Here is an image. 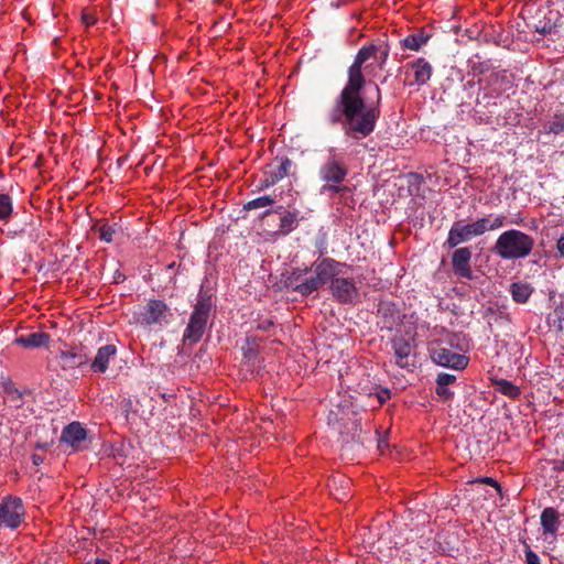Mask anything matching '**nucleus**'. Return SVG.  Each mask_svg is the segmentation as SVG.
I'll return each instance as SVG.
<instances>
[{"label": "nucleus", "instance_id": "49530a36", "mask_svg": "<svg viewBox=\"0 0 564 564\" xmlns=\"http://www.w3.org/2000/svg\"><path fill=\"white\" fill-rule=\"evenodd\" d=\"M554 471H564V459L553 462Z\"/></svg>", "mask_w": 564, "mask_h": 564}, {"label": "nucleus", "instance_id": "a878e982", "mask_svg": "<svg viewBox=\"0 0 564 564\" xmlns=\"http://www.w3.org/2000/svg\"><path fill=\"white\" fill-rule=\"evenodd\" d=\"M299 225L296 212H284L280 218L279 234L289 235Z\"/></svg>", "mask_w": 564, "mask_h": 564}, {"label": "nucleus", "instance_id": "2eb2a0df", "mask_svg": "<svg viewBox=\"0 0 564 564\" xmlns=\"http://www.w3.org/2000/svg\"><path fill=\"white\" fill-rule=\"evenodd\" d=\"M87 437L86 430L79 422H72L64 427L61 435V443L69 445L74 451H79L80 443Z\"/></svg>", "mask_w": 564, "mask_h": 564}, {"label": "nucleus", "instance_id": "3c124183", "mask_svg": "<svg viewBox=\"0 0 564 564\" xmlns=\"http://www.w3.org/2000/svg\"><path fill=\"white\" fill-rule=\"evenodd\" d=\"M33 463L35 465H39L40 463H42V458L40 456L33 455Z\"/></svg>", "mask_w": 564, "mask_h": 564}, {"label": "nucleus", "instance_id": "f704fd0d", "mask_svg": "<svg viewBox=\"0 0 564 564\" xmlns=\"http://www.w3.org/2000/svg\"><path fill=\"white\" fill-rule=\"evenodd\" d=\"M96 13L90 9H84L82 11V21L86 26H91L97 22Z\"/></svg>", "mask_w": 564, "mask_h": 564}, {"label": "nucleus", "instance_id": "de8ad7c7", "mask_svg": "<svg viewBox=\"0 0 564 564\" xmlns=\"http://www.w3.org/2000/svg\"><path fill=\"white\" fill-rule=\"evenodd\" d=\"M475 85H476L475 80L471 79V80L466 82V84H464V88L471 89L475 87Z\"/></svg>", "mask_w": 564, "mask_h": 564}, {"label": "nucleus", "instance_id": "a211bd4d", "mask_svg": "<svg viewBox=\"0 0 564 564\" xmlns=\"http://www.w3.org/2000/svg\"><path fill=\"white\" fill-rule=\"evenodd\" d=\"M561 524L560 513L552 507H546L541 513V525L544 534L555 535Z\"/></svg>", "mask_w": 564, "mask_h": 564}, {"label": "nucleus", "instance_id": "f03ea898", "mask_svg": "<svg viewBox=\"0 0 564 564\" xmlns=\"http://www.w3.org/2000/svg\"><path fill=\"white\" fill-rule=\"evenodd\" d=\"M506 220L507 217L505 215H498L496 217L488 215L469 224L455 221L448 231V236L444 246L449 249L456 248L459 245L465 243L475 237H479L487 231L497 230L503 227Z\"/></svg>", "mask_w": 564, "mask_h": 564}, {"label": "nucleus", "instance_id": "4c0bfd02", "mask_svg": "<svg viewBox=\"0 0 564 564\" xmlns=\"http://www.w3.org/2000/svg\"><path fill=\"white\" fill-rule=\"evenodd\" d=\"M525 561L527 564H541L539 556L531 550L528 544H525Z\"/></svg>", "mask_w": 564, "mask_h": 564}, {"label": "nucleus", "instance_id": "7ed1b4c3", "mask_svg": "<svg viewBox=\"0 0 564 564\" xmlns=\"http://www.w3.org/2000/svg\"><path fill=\"white\" fill-rule=\"evenodd\" d=\"M534 245L532 236L518 229H509L499 235L492 251L503 260H517L530 256Z\"/></svg>", "mask_w": 564, "mask_h": 564}, {"label": "nucleus", "instance_id": "37998d69", "mask_svg": "<svg viewBox=\"0 0 564 564\" xmlns=\"http://www.w3.org/2000/svg\"><path fill=\"white\" fill-rule=\"evenodd\" d=\"M271 180L272 177H270V175L265 171H263V178L260 182L259 189H264L273 186L275 183H271Z\"/></svg>", "mask_w": 564, "mask_h": 564}, {"label": "nucleus", "instance_id": "5701e85b", "mask_svg": "<svg viewBox=\"0 0 564 564\" xmlns=\"http://www.w3.org/2000/svg\"><path fill=\"white\" fill-rule=\"evenodd\" d=\"M510 293L514 302L523 304L530 299L533 288L529 283L513 282L510 285Z\"/></svg>", "mask_w": 564, "mask_h": 564}, {"label": "nucleus", "instance_id": "58836bf2", "mask_svg": "<svg viewBox=\"0 0 564 564\" xmlns=\"http://www.w3.org/2000/svg\"><path fill=\"white\" fill-rule=\"evenodd\" d=\"M376 398H377L378 405L379 406L382 405L391 398L390 390L389 389H380L377 392Z\"/></svg>", "mask_w": 564, "mask_h": 564}, {"label": "nucleus", "instance_id": "aec40b11", "mask_svg": "<svg viewBox=\"0 0 564 564\" xmlns=\"http://www.w3.org/2000/svg\"><path fill=\"white\" fill-rule=\"evenodd\" d=\"M58 358L63 369H75L88 362L86 355H82L70 350H63L59 352Z\"/></svg>", "mask_w": 564, "mask_h": 564}, {"label": "nucleus", "instance_id": "2f4dec72", "mask_svg": "<svg viewBox=\"0 0 564 564\" xmlns=\"http://www.w3.org/2000/svg\"><path fill=\"white\" fill-rule=\"evenodd\" d=\"M544 130L554 134L564 132V115H555L545 123Z\"/></svg>", "mask_w": 564, "mask_h": 564}, {"label": "nucleus", "instance_id": "20e7f679", "mask_svg": "<svg viewBox=\"0 0 564 564\" xmlns=\"http://www.w3.org/2000/svg\"><path fill=\"white\" fill-rule=\"evenodd\" d=\"M319 178L324 182L321 193L328 195H345L350 187L343 185L348 175V166L335 149H330L326 161L319 167Z\"/></svg>", "mask_w": 564, "mask_h": 564}, {"label": "nucleus", "instance_id": "bb28decb", "mask_svg": "<svg viewBox=\"0 0 564 564\" xmlns=\"http://www.w3.org/2000/svg\"><path fill=\"white\" fill-rule=\"evenodd\" d=\"M429 35H425L423 32H417L408 35L401 41V44L411 51H419L422 45L426 44L429 41Z\"/></svg>", "mask_w": 564, "mask_h": 564}, {"label": "nucleus", "instance_id": "603ef678", "mask_svg": "<svg viewBox=\"0 0 564 564\" xmlns=\"http://www.w3.org/2000/svg\"><path fill=\"white\" fill-rule=\"evenodd\" d=\"M283 210V206H278L275 209H273V213H281Z\"/></svg>", "mask_w": 564, "mask_h": 564}, {"label": "nucleus", "instance_id": "79ce46f5", "mask_svg": "<svg viewBox=\"0 0 564 564\" xmlns=\"http://www.w3.org/2000/svg\"><path fill=\"white\" fill-rule=\"evenodd\" d=\"M340 200L348 207H354L356 202L352 197V191L350 189V193H346L344 196L339 195Z\"/></svg>", "mask_w": 564, "mask_h": 564}, {"label": "nucleus", "instance_id": "9b49d317", "mask_svg": "<svg viewBox=\"0 0 564 564\" xmlns=\"http://www.w3.org/2000/svg\"><path fill=\"white\" fill-rule=\"evenodd\" d=\"M377 317L379 318L382 328L392 330L394 327L402 324L404 315L395 303L381 300L378 303Z\"/></svg>", "mask_w": 564, "mask_h": 564}, {"label": "nucleus", "instance_id": "ddd939ff", "mask_svg": "<svg viewBox=\"0 0 564 564\" xmlns=\"http://www.w3.org/2000/svg\"><path fill=\"white\" fill-rule=\"evenodd\" d=\"M392 349L395 357V364L401 368H408L411 364L410 357L413 355L414 340L404 336H394L391 340Z\"/></svg>", "mask_w": 564, "mask_h": 564}, {"label": "nucleus", "instance_id": "c03bdc74", "mask_svg": "<svg viewBox=\"0 0 564 564\" xmlns=\"http://www.w3.org/2000/svg\"><path fill=\"white\" fill-rule=\"evenodd\" d=\"M477 482L490 485L500 490V485L491 477H481L476 480Z\"/></svg>", "mask_w": 564, "mask_h": 564}, {"label": "nucleus", "instance_id": "412c9836", "mask_svg": "<svg viewBox=\"0 0 564 564\" xmlns=\"http://www.w3.org/2000/svg\"><path fill=\"white\" fill-rule=\"evenodd\" d=\"M467 67L469 69V74L473 76H480L494 68V64L490 59H482L480 54H475L467 61Z\"/></svg>", "mask_w": 564, "mask_h": 564}, {"label": "nucleus", "instance_id": "1a4fd4ad", "mask_svg": "<svg viewBox=\"0 0 564 564\" xmlns=\"http://www.w3.org/2000/svg\"><path fill=\"white\" fill-rule=\"evenodd\" d=\"M347 267L346 263L339 262L333 258H323L322 260H316L310 268V271L314 272L324 286L328 282L330 285L332 281L343 273V268Z\"/></svg>", "mask_w": 564, "mask_h": 564}, {"label": "nucleus", "instance_id": "4be33fe9", "mask_svg": "<svg viewBox=\"0 0 564 564\" xmlns=\"http://www.w3.org/2000/svg\"><path fill=\"white\" fill-rule=\"evenodd\" d=\"M488 85L502 89V94L512 85V76L507 70L492 72L485 80Z\"/></svg>", "mask_w": 564, "mask_h": 564}, {"label": "nucleus", "instance_id": "a19ab883", "mask_svg": "<svg viewBox=\"0 0 564 564\" xmlns=\"http://www.w3.org/2000/svg\"><path fill=\"white\" fill-rule=\"evenodd\" d=\"M554 26L551 23H544L543 25H535L534 30L535 32L540 33L541 35L551 34Z\"/></svg>", "mask_w": 564, "mask_h": 564}, {"label": "nucleus", "instance_id": "c756f323", "mask_svg": "<svg viewBox=\"0 0 564 564\" xmlns=\"http://www.w3.org/2000/svg\"><path fill=\"white\" fill-rule=\"evenodd\" d=\"M496 390L511 399H517L521 394L520 388L506 379H500L496 381Z\"/></svg>", "mask_w": 564, "mask_h": 564}, {"label": "nucleus", "instance_id": "f257e3e1", "mask_svg": "<svg viewBox=\"0 0 564 564\" xmlns=\"http://www.w3.org/2000/svg\"><path fill=\"white\" fill-rule=\"evenodd\" d=\"M389 54L390 45L387 37L360 47L348 68V80L328 111V123L340 126L344 134L352 141L358 142L369 137L375 131L381 115L380 87L375 84L377 99L370 105H367L361 95L367 83L362 68L368 69L371 66L369 62L373 61L380 69H383Z\"/></svg>", "mask_w": 564, "mask_h": 564}, {"label": "nucleus", "instance_id": "393cba45", "mask_svg": "<svg viewBox=\"0 0 564 564\" xmlns=\"http://www.w3.org/2000/svg\"><path fill=\"white\" fill-rule=\"evenodd\" d=\"M547 324L553 330L564 335V300L549 315Z\"/></svg>", "mask_w": 564, "mask_h": 564}, {"label": "nucleus", "instance_id": "473e14b6", "mask_svg": "<svg viewBox=\"0 0 564 564\" xmlns=\"http://www.w3.org/2000/svg\"><path fill=\"white\" fill-rule=\"evenodd\" d=\"M12 209L11 197L8 194H0V220H8Z\"/></svg>", "mask_w": 564, "mask_h": 564}, {"label": "nucleus", "instance_id": "e433bc0d", "mask_svg": "<svg viewBox=\"0 0 564 564\" xmlns=\"http://www.w3.org/2000/svg\"><path fill=\"white\" fill-rule=\"evenodd\" d=\"M456 381V377L449 373H440L436 379L438 386H449Z\"/></svg>", "mask_w": 564, "mask_h": 564}, {"label": "nucleus", "instance_id": "9d476101", "mask_svg": "<svg viewBox=\"0 0 564 564\" xmlns=\"http://www.w3.org/2000/svg\"><path fill=\"white\" fill-rule=\"evenodd\" d=\"M471 250L469 247L456 248L452 254V270L459 279L473 280L474 272L470 265Z\"/></svg>", "mask_w": 564, "mask_h": 564}, {"label": "nucleus", "instance_id": "39448f33", "mask_svg": "<svg viewBox=\"0 0 564 564\" xmlns=\"http://www.w3.org/2000/svg\"><path fill=\"white\" fill-rule=\"evenodd\" d=\"M215 306L213 294L208 290L200 289L194 310L183 335L184 345L197 344L207 326L213 307Z\"/></svg>", "mask_w": 564, "mask_h": 564}, {"label": "nucleus", "instance_id": "6ab92c4d", "mask_svg": "<svg viewBox=\"0 0 564 564\" xmlns=\"http://www.w3.org/2000/svg\"><path fill=\"white\" fill-rule=\"evenodd\" d=\"M50 338L51 337L47 333L37 332L17 337L14 339V344L24 348H39L48 344Z\"/></svg>", "mask_w": 564, "mask_h": 564}, {"label": "nucleus", "instance_id": "ea45409f", "mask_svg": "<svg viewBox=\"0 0 564 564\" xmlns=\"http://www.w3.org/2000/svg\"><path fill=\"white\" fill-rule=\"evenodd\" d=\"M274 326V322L272 318H260L257 328L263 332L270 330Z\"/></svg>", "mask_w": 564, "mask_h": 564}, {"label": "nucleus", "instance_id": "f8f14e48", "mask_svg": "<svg viewBox=\"0 0 564 564\" xmlns=\"http://www.w3.org/2000/svg\"><path fill=\"white\" fill-rule=\"evenodd\" d=\"M431 357L440 366L463 370L468 365V357L452 351L445 347H435L431 350Z\"/></svg>", "mask_w": 564, "mask_h": 564}, {"label": "nucleus", "instance_id": "c9c22d12", "mask_svg": "<svg viewBox=\"0 0 564 564\" xmlns=\"http://www.w3.org/2000/svg\"><path fill=\"white\" fill-rule=\"evenodd\" d=\"M435 392L443 401H449L454 398V392L448 389V386H438L436 383Z\"/></svg>", "mask_w": 564, "mask_h": 564}, {"label": "nucleus", "instance_id": "a18cd8bd", "mask_svg": "<svg viewBox=\"0 0 564 564\" xmlns=\"http://www.w3.org/2000/svg\"><path fill=\"white\" fill-rule=\"evenodd\" d=\"M556 249L558 251L560 257L564 258V235L558 238L556 242Z\"/></svg>", "mask_w": 564, "mask_h": 564}, {"label": "nucleus", "instance_id": "8fccbe9b", "mask_svg": "<svg viewBox=\"0 0 564 564\" xmlns=\"http://www.w3.org/2000/svg\"><path fill=\"white\" fill-rule=\"evenodd\" d=\"M95 564H110V562L104 558H97L95 561Z\"/></svg>", "mask_w": 564, "mask_h": 564}, {"label": "nucleus", "instance_id": "0eeeda50", "mask_svg": "<svg viewBox=\"0 0 564 564\" xmlns=\"http://www.w3.org/2000/svg\"><path fill=\"white\" fill-rule=\"evenodd\" d=\"M25 516L20 498L7 497L0 503V528L14 530L19 528Z\"/></svg>", "mask_w": 564, "mask_h": 564}, {"label": "nucleus", "instance_id": "09e8293b", "mask_svg": "<svg viewBox=\"0 0 564 564\" xmlns=\"http://www.w3.org/2000/svg\"><path fill=\"white\" fill-rule=\"evenodd\" d=\"M386 447H388V444H387L386 442H383V441H379V442H378V448H379V451L383 452V449H384Z\"/></svg>", "mask_w": 564, "mask_h": 564}, {"label": "nucleus", "instance_id": "dca6fc26", "mask_svg": "<svg viewBox=\"0 0 564 564\" xmlns=\"http://www.w3.org/2000/svg\"><path fill=\"white\" fill-rule=\"evenodd\" d=\"M293 162L288 156H275L267 164L264 171L272 177L271 183H278L291 174Z\"/></svg>", "mask_w": 564, "mask_h": 564}, {"label": "nucleus", "instance_id": "5fc2aeb1", "mask_svg": "<svg viewBox=\"0 0 564 564\" xmlns=\"http://www.w3.org/2000/svg\"><path fill=\"white\" fill-rule=\"evenodd\" d=\"M174 267H175V262H172L171 264H169L170 269H174Z\"/></svg>", "mask_w": 564, "mask_h": 564}, {"label": "nucleus", "instance_id": "6e6d98bb", "mask_svg": "<svg viewBox=\"0 0 564 564\" xmlns=\"http://www.w3.org/2000/svg\"><path fill=\"white\" fill-rule=\"evenodd\" d=\"M388 79V76H384L383 79H382V83H386Z\"/></svg>", "mask_w": 564, "mask_h": 564}, {"label": "nucleus", "instance_id": "cd10ccee", "mask_svg": "<svg viewBox=\"0 0 564 564\" xmlns=\"http://www.w3.org/2000/svg\"><path fill=\"white\" fill-rule=\"evenodd\" d=\"M322 286L323 285L321 284L315 274L308 278L304 276L303 283H301V285H297L299 294H301L304 297H307L312 293L318 291Z\"/></svg>", "mask_w": 564, "mask_h": 564}, {"label": "nucleus", "instance_id": "c85d7f7f", "mask_svg": "<svg viewBox=\"0 0 564 564\" xmlns=\"http://www.w3.org/2000/svg\"><path fill=\"white\" fill-rule=\"evenodd\" d=\"M310 272V269H295L293 270L289 276H286L284 284L288 289L292 290L295 293H299L297 285L303 283L304 275Z\"/></svg>", "mask_w": 564, "mask_h": 564}, {"label": "nucleus", "instance_id": "72a5a7b5", "mask_svg": "<svg viewBox=\"0 0 564 564\" xmlns=\"http://www.w3.org/2000/svg\"><path fill=\"white\" fill-rule=\"evenodd\" d=\"M95 231L99 234V239L105 242H111L116 232L115 228L107 223L101 224L99 227L94 226Z\"/></svg>", "mask_w": 564, "mask_h": 564}, {"label": "nucleus", "instance_id": "864d4df0", "mask_svg": "<svg viewBox=\"0 0 564 564\" xmlns=\"http://www.w3.org/2000/svg\"><path fill=\"white\" fill-rule=\"evenodd\" d=\"M272 212L271 210H265L263 214H262V218L267 217L268 215H270Z\"/></svg>", "mask_w": 564, "mask_h": 564}, {"label": "nucleus", "instance_id": "6e6552de", "mask_svg": "<svg viewBox=\"0 0 564 564\" xmlns=\"http://www.w3.org/2000/svg\"><path fill=\"white\" fill-rule=\"evenodd\" d=\"M333 297L340 304H354L359 300V291L354 279L337 278L329 285Z\"/></svg>", "mask_w": 564, "mask_h": 564}, {"label": "nucleus", "instance_id": "423d86ee", "mask_svg": "<svg viewBox=\"0 0 564 564\" xmlns=\"http://www.w3.org/2000/svg\"><path fill=\"white\" fill-rule=\"evenodd\" d=\"M405 75L404 86L422 87L427 84L433 74L432 65L423 57H417L399 69Z\"/></svg>", "mask_w": 564, "mask_h": 564}, {"label": "nucleus", "instance_id": "f3484780", "mask_svg": "<svg viewBox=\"0 0 564 564\" xmlns=\"http://www.w3.org/2000/svg\"><path fill=\"white\" fill-rule=\"evenodd\" d=\"M117 355V347L112 344H108L98 348L97 354L90 362V369L93 372L104 373L109 367V362Z\"/></svg>", "mask_w": 564, "mask_h": 564}, {"label": "nucleus", "instance_id": "7c9ffc66", "mask_svg": "<svg viewBox=\"0 0 564 564\" xmlns=\"http://www.w3.org/2000/svg\"><path fill=\"white\" fill-rule=\"evenodd\" d=\"M274 203H275V197L274 196L264 195V196L257 197V198L246 203L243 205V209L245 210H252V209H257V208H263V207H267V206H271Z\"/></svg>", "mask_w": 564, "mask_h": 564}, {"label": "nucleus", "instance_id": "b1692460", "mask_svg": "<svg viewBox=\"0 0 564 564\" xmlns=\"http://www.w3.org/2000/svg\"><path fill=\"white\" fill-rule=\"evenodd\" d=\"M501 95L502 89L495 88L486 83V85L482 87V95L481 97L477 98L476 104L478 106H484L485 108L496 106V99L499 98Z\"/></svg>", "mask_w": 564, "mask_h": 564}, {"label": "nucleus", "instance_id": "4468645a", "mask_svg": "<svg viewBox=\"0 0 564 564\" xmlns=\"http://www.w3.org/2000/svg\"><path fill=\"white\" fill-rule=\"evenodd\" d=\"M171 316L167 305L160 300H151L145 306L142 313V321L148 324L166 322L167 317Z\"/></svg>", "mask_w": 564, "mask_h": 564}]
</instances>
